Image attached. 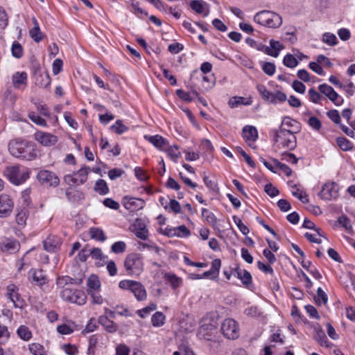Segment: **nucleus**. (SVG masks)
<instances>
[{
  "label": "nucleus",
  "instance_id": "nucleus-40",
  "mask_svg": "<svg viewBox=\"0 0 355 355\" xmlns=\"http://www.w3.org/2000/svg\"><path fill=\"white\" fill-rule=\"evenodd\" d=\"M166 316L161 311L155 312L151 317V324L154 327H160L165 324Z\"/></svg>",
  "mask_w": 355,
  "mask_h": 355
},
{
  "label": "nucleus",
  "instance_id": "nucleus-51",
  "mask_svg": "<svg viewBox=\"0 0 355 355\" xmlns=\"http://www.w3.org/2000/svg\"><path fill=\"white\" fill-rule=\"evenodd\" d=\"M165 210L178 214L181 212V205L176 200L171 199L168 205H166Z\"/></svg>",
  "mask_w": 355,
  "mask_h": 355
},
{
  "label": "nucleus",
  "instance_id": "nucleus-58",
  "mask_svg": "<svg viewBox=\"0 0 355 355\" xmlns=\"http://www.w3.org/2000/svg\"><path fill=\"white\" fill-rule=\"evenodd\" d=\"M126 250V244L124 241H119L114 243L111 246V250L115 254L123 253Z\"/></svg>",
  "mask_w": 355,
  "mask_h": 355
},
{
  "label": "nucleus",
  "instance_id": "nucleus-54",
  "mask_svg": "<svg viewBox=\"0 0 355 355\" xmlns=\"http://www.w3.org/2000/svg\"><path fill=\"white\" fill-rule=\"evenodd\" d=\"M336 143L339 148L344 151L350 150L353 148L352 143L343 137L337 138Z\"/></svg>",
  "mask_w": 355,
  "mask_h": 355
},
{
  "label": "nucleus",
  "instance_id": "nucleus-21",
  "mask_svg": "<svg viewBox=\"0 0 355 355\" xmlns=\"http://www.w3.org/2000/svg\"><path fill=\"white\" fill-rule=\"evenodd\" d=\"M300 130V123L295 119L285 116L282 121V123L277 130L282 132H288L295 135Z\"/></svg>",
  "mask_w": 355,
  "mask_h": 355
},
{
  "label": "nucleus",
  "instance_id": "nucleus-1",
  "mask_svg": "<svg viewBox=\"0 0 355 355\" xmlns=\"http://www.w3.org/2000/svg\"><path fill=\"white\" fill-rule=\"evenodd\" d=\"M10 153L17 158L31 161L37 157V149L35 144L25 140L16 139L8 143Z\"/></svg>",
  "mask_w": 355,
  "mask_h": 355
},
{
  "label": "nucleus",
  "instance_id": "nucleus-64",
  "mask_svg": "<svg viewBox=\"0 0 355 355\" xmlns=\"http://www.w3.org/2000/svg\"><path fill=\"white\" fill-rule=\"evenodd\" d=\"M64 118L68 125L73 129L76 130L78 128V124L75 119L73 117L71 112H65L64 113Z\"/></svg>",
  "mask_w": 355,
  "mask_h": 355
},
{
  "label": "nucleus",
  "instance_id": "nucleus-57",
  "mask_svg": "<svg viewBox=\"0 0 355 355\" xmlns=\"http://www.w3.org/2000/svg\"><path fill=\"white\" fill-rule=\"evenodd\" d=\"M12 55L16 58H20L24 54L22 46L18 42H14L11 47Z\"/></svg>",
  "mask_w": 355,
  "mask_h": 355
},
{
  "label": "nucleus",
  "instance_id": "nucleus-35",
  "mask_svg": "<svg viewBox=\"0 0 355 355\" xmlns=\"http://www.w3.org/2000/svg\"><path fill=\"white\" fill-rule=\"evenodd\" d=\"M33 27L29 31L31 37L36 42L42 40V33L40 31V25L35 18H33Z\"/></svg>",
  "mask_w": 355,
  "mask_h": 355
},
{
  "label": "nucleus",
  "instance_id": "nucleus-5",
  "mask_svg": "<svg viewBox=\"0 0 355 355\" xmlns=\"http://www.w3.org/2000/svg\"><path fill=\"white\" fill-rule=\"evenodd\" d=\"M218 324V317L216 314H206L200 322L198 336L200 338L210 340L211 335L216 331Z\"/></svg>",
  "mask_w": 355,
  "mask_h": 355
},
{
  "label": "nucleus",
  "instance_id": "nucleus-50",
  "mask_svg": "<svg viewBox=\"0 0 355 355\" xmlns=\"http://www.w3.org/2000/svg\"><path fill=\"white\" fill-rule=\"evenodd\" d=\"M110 130L118 135H122L128 130V128L123 124L121 120L118 119L110 126Z\"/></svg>",
  "mask_w": 355,
  "mask_h": 355
},
{
  "label": "nucleus",
  "instance_id": "nucleus-62",
  "mask_svg": "<svg viewBox=\"0 0 355 355\" xmlns=\"http://www.w3.org/2000/svg\"><path fill=\"white\" fill-rule=\"evenodd\" d=\"M309 100L315 104L320 103V101L322 99L320 94L314 89H310L309 90Z\"/></svg>",
  "mask_w": 355,
  "mask_h": 355
},
{
  "label": "nucleus",
  "instance_id": "nucleus-30",
  "mask_svg": "<svg viewBox=\"0 0 355 355\" xmlns=\"http://www.w3.org/2000/svg\"><path fill=\"white\" fill-rule=\"evenodd\" d=\"M89 254L98 267L103 266L107 260V256L105 255L100 248H93L89 251Z\"/></svg>",
  "mask_w": 355,
  "mask_h": 355
},
{
  "label": "nucleus",
  "instance_id": "nucleus-31",
  "mask_svg": "<svg viewBox=\"0 0 355 355\" xmlns=\"http://www.w3.org/2000/svg\"><path fill=\"white\" fill-rule=\"evenodd\" d=\"M29 216V210L27 207L18 208L15 215V221L19 227H24Z\"/></svg>",
  "mask_w": 355,
  "mask_h": 355
},
{
  "label": "nucleus",
  "instance_id": "nucleus-63",
  "mask_svg": "<svg viewBox=\"0 0 355 355\" xmlns=\"http://www.w3.org/2000/svg\"><path fill=\"white\" fill-rule=\"evenodd\" d=\"M99 321L109 332H114L116 331V325L113 322L108 320L107 317H100Z\"/></svg>",
  "mask_w": 355,
  "mask_h": 355
},
{
  "label": "nucleus",
  "instance_id": "nucleus-44",
  "mask_svg": "<svg viewBox=\"0 0 355 355\" xmlns=\"http://www.w3.org/2000/svg\"><path fill=\"white\" fill-rule=\"evenodd\" d=\"M94 190L101 196L107 194L110 191L107 182L102 179H99L96 182Z\"/></svg>",
  "mask_w": 355,
  "mask_h": 355
},
{
  "label": "nucleus",
  "instance_id": "nucleus-26",
  "mask_svg": "<svg viewBox=\"0 0 355 355\" xmlns=\"http://www.w3.org/2000/svg\"><path fill=\"white\" fill-rule=\"evenodd\" d=\"M191 8L197 14L202 17H207L209 14V5L203 0H192L190 2Z\"/></svg>",
  "mask_w": 355,
  "mask_h": 355
},
{
  "label": "nucleus",
  "instance_id": "nucleus-23",
  "mask_svg": "<svg viewBox=\"0 0 355 355\" xmlns=\"http://www.w3.org/2000/svg\"><path fill=\"white\" fill-rule=\"evenodd\" d=\"M258 130L254 126L247 125L243 128L242 137L250 147H253L254 142L258 139Z\"/></svg>",
  "mask_w": 355,
  "mask_h": 355
},
{
  "label": "nucleus",
  "instance_id": "nucleus-47",
  "mask_svg": "<svg viewBox=\"0 0 355 355\" xmlns=\"http://www.w3.org/2000/svg\"><path fill=\"white\" fill-rule=\"evenodd\" d=\"M321 40L323 43L330 46L337 45L338 41L335 34L327 32L322 34Z\"/></svg>",
  "mask_w": 355,
  "mask_h": 355
},
{
  "label": "nucleus",
  "instance_id": "nucleus-33",
  "mask_svg": "<svg viewBox=\"0 0 355 355\" xmlns=\"http://www.w3.org/2000/svg\"><path fill=\"white\" fill-rule=\"evenodd\" d=\"M60 245V241L58 238L54 236H51L46 238L44 241V247L46 251L55 252Z\"/></svg>",
  "mask_w": 355,
  "mask_h": 355
},
{
  "label": "nucleus",
  "instance_id": "nucleus-52",
  "mask_svg": "<svg viewBox=\"0 0 355 355\" xmlns=\"http://www.w3.org/2000/svg\"><path fill=\"white\" fill-rule=\"evenodd\" d=\"M283 64L288 68H295L298 65V60L293 54L287 53L284 57Z\"/></svg>",
  "mask_w": 355,
  "mask_h": 355
},
{
  "label": "nucleus",
  "instance_id": "nucleus-42",
  "mask_svg": "<svg viewBox=\"0 0 355 355\" xmlns=\"http://www.w3.org/2000/svg\"><path fill=\"white\" fill-rule=\"evenodd\" d=\"M89 234L91 238L96 241L103 242L106 240V236L103 230L99 227H91L89 229Z\"/></svg>",
  "mask_w": 355,
  "mask_h": 355
},
{
  "label": "nucleus",
  "instance_id": "nucleus-59",
  "mask_svg": "<svg viewBox=\"0 0 355 355\" xmlns=\"http://www.w3.org/2000/svg\"><path fill=\"white\" fill-rule=\"evenodd\" d=\"M261 69L266 74L270 76H273L276 71L275 64L270 62H263L261 65Z\"/></svg>",
  "mask_w": 355,
  "mask_h": 355
},
{
  "label": "nucleus",
  "instance_id": "nucleus-53",
  "mask_svg": "<svg viewBox=\"0 0 355 355\" xmlns=\"http://www.w3.org/2000/svg\"><path fill=\"white\" fill-rule=\"evenodd\" d=\"M164 150L166 152L168 156L175 162H176L180 156L179 147L176 145L166 147Z\"/></svg>",
  "mask_w": 355,
  "mask_h": 355
},
{
  "label": "nucleus",
  "instance_id": "nucleus-15",
  "mask_svg": "<svg viewBox=\"0 0 355 355\" xmlns=\"http://www.w3.org/2000/svg\"><path fill=\"white\" fill-rule=\"evenodd\" d=\"M19 288L15 284H10L7 286L6 296L13 303L15 308L22 309L26 306L25 301L19 294Z\"/></svg>",
  "mask_w": 355,
  "mask_h": 355
},
{
  "label": "nucleus",
  "instance_id": "nucleus-48",
  "mask_svg": "<svg viewBox=\"0 0 355 355\" xmlns=\"http://www.w3.org/2000/svg\"><path fill=\"white\" fill-rule=\"evenodd\" d=\"M76 325L74 322H70L67 324H63L58 326L57 331L62 335H68L73 332Z\"/></svg>",
  "mask_w": 355,
  "mask_h": 355
},
{
  "label": "nucleus",
  "instance_id": "nucleus-29",
  "mask_svg": "<svg viewBox=\"0 0 355 355\" xmlns=\"http://www.w3.org/2000/svg\"><path fill=\"white\" fill-rule=\"evenodd\" d=\"M283 49L284 45L280 41L270 39L269 45H267V55L277 58Z\"/></svg>",
  "mask_w": 355,
  "mask_h": 355
},
{
  "label": "nucleus",
  "instance_id": "nucleus-32",
  "mask_svg": "<svg viewBox=\"0 0 355 355\" xmlns=\"http://www.w3.org/2000/svg\"><path fill=\"white\" fill-rule=\"evenodd\" d=\"M144 139L161 150H165L166 147V141L160 135H145Z\"/></svg>",
  "mask_w": 355,
  "mask_h": 355
},
{
  "label": "nucleus",
  "instance_id": "nucleus-37",
  "mask_svg": "<svg viewBox=\"0 0 355 355\" xmlns=\"http://www.w3.org/2000/svg\"><path fill=\"white\" fill-rule=\"evenodd\" d=\"M323 236V232L320 228H317L313 232H306L304 237L311 243H320L322 242L321 237Z\"/></svg>",
  "mask_w": 355,
  "mask_h": 355
},
{
  "label": "nucleus",
  "instance_id": "nucleus-20",
  "mask_svg": "<svg viewBox=\"0 0 355 355\" xmlns=\"http://www.w3.org/2000/svg\"><path fill=\"white\" fill-rule=\"evenodd\" d=\"M234 276L241 282L245 288L248 289L252 288V275L248 270L236 267L234 268Z\"/></svg>",
  "mask_w": 355,
  "mask_h": 355
},
{
  "label": "nucleus",
  "instance_id": "nucleus-9",
  "mask_svg": "<svg viewBox=\"0 0 355 355\" xmlns=\"http://www.w3.org/2000/svg\"><path fill=\"white\" fill-rule=\"evenodd\" d=\"M220 331L223 336L229 340H236L240 336L239 324L233 318L224 319L220 324Z\"/></svg>",
  "mask_w": 355,
  "mask_h": 355
},
{
  "label": "nucleus",
  "instance_id": "nucleus-55",
  "mask_svg": "<svg viewBox=\"0 0 355 355\" xmlns=\"http://www.w3.org/2000/svg\"><path fill=\"white\" fill-rule=\"evenodd\" d=\"M135 178L140 182H146L149 179V175L146 171L140 166H137L134 169Z\"/></svg>",
  "mask_w": 355,
  "mask_h": 355
},
{
  "label": "nucleus",
  "instance_id": "nucleus-27",
  "mask_svg": "<svg viewBox=\"0 0 355 355\" xmlns=\"http://www.w3.org/2000/svg\"><path fill=\"white\" fill-rule=\"evenodd\" d=\"M37 252H36L35 248H32L28 250L24 257L19 261V266H18V271H21L24 269V267L26 265H31L33 263L32 261V258L37 261H43L47 259V257L45 256L44 258L41 257L40 259H37Z\"/></svg>",
  "mask_w": 355,
  "mask_h": 355
},
{
  "label": "nucleus",
  "instance_id": "nucleus-43",
  "mask_svg": "<svg viewBox=\"0 0 355 355\" xmlns=\"http://www.w3.org/2000/svg\"><path fill=\"white\" fill-rule=\"evenodd\" d=\"M201 216L203 221L209 223L211 225L216 224V217L213 212L206 208L201 209Z\"/></svg>",
  "mask_w": 355,
  "mask_h": 355
},
{
  "label": "nucleus",
  "instance_id": "nucleus-46",
  "mask_svg": "<svg viewBox=\"0 0 355 355\" xmlns=\"http://www.w3.org/2000/svg\"><path fill=\"white\" fill-rule=\"evenodd\" d=\"M73 284H75L74 279L67 275L60 276L56 279V285L58 288L62 290L66 288L65 286Z\"/></svg>",
  "mask_w": 355,
  "mask_h": 355
},
{
  "label": "nucleus",
  "instance_id": "nucleus-4",
  "mask_svg": "<svg viewBox=\"0 0 355 355\" xmlns=\"http://www.w3.org/2000/svg\"><path fill=\"white\" fill-rule=\"evenodd\" d=\"M87 293L91 298L93 304L101 305L105 302V299L101 294V282L97 275H90L86 280Z\"/></svg>",
  "mask_w": 355,
  "mask_h": 355
},
{
  "label": "nucleus",
  "instance_id": "nucleus-56",
  "mask_svg": "<svg viewBox=\"0 0 355 355\" xmlns=\"http://www.w3.org/2000/svg\"><path fill=\"white\" fill-rule=\"evenodd\" d=\"M220 268L221 260L220 259H215L211 261L210 270L213 272V276L211 279H215L218 277Z\"/></svg>",
  "mask_w": 355,
  "mask_h": 355
},
{
  "label": "nucleus",
  "instance_id": "nucleus-3",
  "mask_svg": "<svg viewBox=\"0 0 355 355\" xmlns=\"http://www.w3.org/2000/svg\"><path fill=\"white\" fill-rule=\"evenodd\" d=\"M296 146L297 141L295 135L276 130L273 144V148L276 152L286 153L295 149Z\"/></svg>",
  "mask_w": 355,
  "mask_h": 355
},
{
  "label": "nucleus",
  "instance_id": "nucleus-12",
  "mask_svg": "<svg viewBox=\"0 0 355 355\" xmlns=\"http://www.w3.org/2000/svg\"><path fill=\"white\" fill-rule=\"evenodd\" d=\"M340 187L333 181L325 182L318 193V196L324 201L336 200L339 197Z\"/></svg>",
  "mask_w": 355,
  "mask_h": 355
},
{
  "label": "nucleus",
  "instance_id": "nucleus-11",
  "mask_svg": "<svg viewBox=\"0 0 355 355\" xmlns=\"http://www.w3.org/2000/svg\"><path fill=\"white\" fill-rule=\"evenodd\" d=\"M256 88L261 98L268 103L276 104L285 102L287 99V96L284 92L276 91L273 93L269 91L264 85L258 84Z\"/></svg>",
  "mask_w": 355,
  "mask_h": 355
},
{
  "label": "nucleus",
  "instance_id": "nucleus-25",
  "mask_svg": "<svg viewBox=\"0 0 355 355\" xmlns=\"http://www.w3.org/2000/svg\"><path fill=\"white\" fill-rule=\"evenodd\" d=\"M288 184L290 188V191L294 197L299 199L304 204L309 202V196L302 185L295 184L292 181L289 182Z\"/></svg>",
  "mask_w": 355,
  "mask_h": 355
},
{
  "label": "nucleus",
  "instance_id": "nucleus-24",
  "mask_svg": "<svg viewBox=\"0 0 355 355\" xmlns=\"http://www.w3.org/2000/svg\"><path fill=\"white\" fill-rule=\"evenodd\" d=\"M19 243L13 239L1 238L0 239V250L6 253H14L19 250Z\"/></svg>",
  "mask_w": 355,
  "mask_h": 355
},
{
  "label": "nucleus",
  "instance_id": "nucleus-2",
  "mask_svg": "<svg viewBox=\"0 0 355 355\" xmlns=\"http://www.w3.org/2000/svg\"><path fill=\"white\" fill-rule=\"evenodd\" d=\"M3 174L11 184L19 186L29 179L31 170L19 164H13L6 166Z\"/></svg>",
  "mask_w": 355,
  "mask_h": 355
},
{
  "label": "nucleus",
  "instance_id": "nucleus-45",
  "mask_svg": "<svg viewBox=\"0 0 355 355\" xmlns=\"http://www.w3.org/2000/svg\"><path fill=\"white\" fill-rule=\"evenodd\" d=\"M28 350L32 355H47L44 346L37 343L29 344Z\"/></svg>",
  "mask_w": 355,
  "mask_h": 355
},
{
  "label": "nucleus",
  "instance_id": "nucleus-38",
  "mask_svg": "<svg viewBox=\"0 0 355 355\" xmlns=\"http://www.w3.org/2000/svg\"><path fill=\"white\" fill-rule=\"evenodd\" d=\"M337 225L339 227L343 228L349 234H352L353 232V227L350 220L345 216H340L337 220Z\"/></svg>",
  "mask_w": 355,
  "mask_h": 355
},
{
  "label": "nucleus",
  "instance_id": "nucleus-10",
  "mask_svg": "<svg viewBox=\"0 0 355 355\" xmlns=\"http://www.w3.org/2000/svg\"><path fill=\"white\" fill-rule=\"evenodd\" d=\"M60 297L66 302H69L78 305H83L87 302V295L85 293L79 289H71L66 288L60 291Z\"/></svg>",
  "mask_w": 355,
  "mask_h": 355
},
{
  "label": "nucleus",
  "instance_id": "nucleus-60",
  "mask_svg": "<svg viewBox=\"0 0 355 355\" xmlns=\"http://www.w3.org/2000/svg\"><path fill=\"white\" fill-rule=\"evenodd\" d=\"M28 117L33 123L38 125L42 127H46L47 125L46 120L42 118L41 116L37 115L33 112H31L28 113Z\"/></svg>",
  "mask_w": 355,
  "mask_h": 355
},
{
  "label": "nucleus",
  "instance_id": "nucleus-13",
  "mask_svg": "<svg viewBox=\"0 0 355 355\" xmlns=\"http://www.w3.org/2000/svg\"><path fill=\"white\" fill-rule=\"evenodd\" d=\"M89 171V167H82L73 174L66 175L64 177V182L69 185H80L86 182Z\"/></svg>",
  "mask_w": 355,
  "mask_h": 355
},
{
  "label": "nucleus",
  "instance_id": "nucleus-39",
  "mask_svg": "<svg viewBox=\"0 0 355 355\" xmlns=\"http://www.w3.org/2000/svg\"><path fill=\"white\" fill-rule=\"evenodd\" d=\"M17 334L24 341H29L33 337L32 331L26 325H20L17 329Z\"/></svg>",
  "mask_w": 355,
  "mask_h": 355
},
{
  "label": "nucleus",
  "instance_id": "nucleus-41",
  "mask_svg": "<svg viewBox=\"0 0 355 355\" xmlns=\"http://www.w3.org/2000/svg\"><path fill=\"white\" fill-rule=\"evenodd\" d=\"M165 280L170 284L173 289L180 287L182 283V278L173 273H167L164 275Z\"/></svg>",
  "mask_w": 355,
  "mask_h": 355
},
{
  "label": "nucleus",
  "instance_id": "nucleus-19",
  "mask_svg": "<svg viewBox=\"0 0 355 355\" xmlns=\"http://www.w3.org/2000/svg\"><path fill=\"white\" fill-rule=\"evenodd\" d=\"M28 279L31 283L39 286H42L48 282L47 276L41 269H31L28 273Z\"/></svg>",
  "mask_w": 355,
  "mask_h": 355
},
{
  "label": "nucleus",
  "instance_id": "nucleus-28",
  "mask_svg": "<svg viewBox=\"0 0 355 355\" xmlns=\"http://www.w3.org/2000/svg\"><path fill=\"white\" fill-rule=\"evenodd\" d=\"M28 75L24 71H17L12 76V83L15 88L23 89L27 85Z\"/></svg>",
  "mask_w": 355,
  "mask_h": 355
},
{
  "label": "nucleus",
  "instance_id": "nucleus-49",
  "mask_svg": "<svg viewBox=\"0 0 355 355\" xmlns=\"http://www.w3.org/2000/svg\"><path fill=\"white\" fill-rule=\"evenodd\" d=\"M157 309V304L155 303H150L146 307L139 309L137 311V314L141 318H146L150 315V314Z\"/></svg>",
  "mask_w": 355,
  "mask_h": 355
},
{
  "label": "nucleus",
  "instance_id": "nucleus-18",
  "mask_svg": "<svg viewBox=\"0 0 355 355\" xmlns=\"http://www.w3.org/2000/svg\"><path fill=\"white\" fill-rule=\"evenodd\" d=\"M132 231L139 239L146 240L149 236L146 222L141 218L137 219L132 225Z\"/></svg>",
  "mask_w": 355,
  "mask_h": 355
},
{
  "label": "nucleus",
  "instance_id": "nucleus-34",
  "mask_svg": "<svg viewBox=\"0 0 355 355\" xmlns=\"http://www.w3.org/2000/svg\"><path fill=\"white\" fill-rule=\"evenodd\" d=\"M252 101L250 97L245 98L242 96H233L231 98H230L228 105L230 107L234 108L241 105H250L252 104Z\"/></svg>",
  "mask_w": 355,
  "mask_h": 355
},
{
  "label": "nucleus",
  "instance_id": "nucleus-14",
  "mask_svg": "<svg viewBox=\"0 0 355 355\" xmlns=\"http://www.w3.org/2000/svg\"><path fill=\"white\" fill-rule=\"evenodd\" d=\"M37 180L42 184L55 187L60 183V179L58 175L48 170H41L37 175Z\"/></svg>",
  "mask_w": 355,
  "mask_h": 355
},
{
  "label": "nucleus",
  "instance_id": "nucleus-7",
  "mask_svg": "<svg viewBox=\"0 0 355 355\" xmlns=\"http://www.w3.org/2000/svg\"><path fill=\"white\" fill-rule=\"evenodd\" d=\"M143 257L139 253L129 254L125 259L124 268L130 276H139L144 270Z\"/></svg>",
  "mask_w": 355,
  "mask_h": 355
},
{
  "label": "nucleus",
  "instance_id": "nucleus-17",
  "mask_svg": "<svg viewBox=\"0 0 355 355\" xmlns=\"http://www.w3.org/2000/svg\"><path fill=\"white\" fill-rule=\"evenodd\" d=\"M35 139L41 145L50 147L58 142L57 136L43 131H37L34 135Z\"/></svg>",
  "mask_w": 355,
  "mask_h": 355
},
{
  "label": "nucleus",
  "instance_id": "nucleus-8",
  "mask_svg": "<svg viewBox=\"0 0 355 355\" xmlns=\"http://www.w3.org/2000/svg\"><path fill=\"white\" fill-rule=\"evenodd\" d=\"M119 287L121 289L131 291L138 301H144L147 297L146 288L139 282L130 279L121 280L119 283Z\"/></svg>",
  "mask_w": 355,
  "mask_h": 355
},
{
  "label": "nucleus",
  "instance_id": "nucleus-6",
  "mask_svg": "<svg viewBox=\"0 0 355 355\" xmlns=\"http://www.w3.org/2000/svg\"><path fill=\"white\" fill-rule=\"evenodd\" d=\"M254 21L270 28H277L282 24V17L277 13L269 10H263L256 13L254 16Z\"/></svg>",
  "mask_w": 355,
  "mask_h": 355
},
{
  "label": "nucleus",
  "instance_id": "nucleus-61",
  "mask_svg": "<svg viewBox=\"0 0 355 355\" xmlns=\"http://www.w3.org/2000/svg\"><path fill=\"white\" fill-rule=\"evenodd\" d=\"M232 219L234 223L236 225L237 227L243 234L247 235L249 233V228L242 222L240 218L234 216H233Z\"/></svg>",
  "mask_w": 355,
  "mask_h": 355
},
{
  "label": "nucleus",
  "instance_id": "nucleus-16",
  "mask_svg": "<svg viewBox=\"0 0 355 355\" xmlns=\"http://www.w3.org/2000/svg\"><path fill=\"white\" fill-rule=\"evenodd\" d=\"M15 206L12 198L7 193L0 195V218L10 215Z\"/></svg>",
  "mask_w": 355,
  "mask_h": 355
},
{
  "label": "nucleus",
  "instance_id": "nucleus-36",
  "mask_svg": "<svg viewBox=\"0 0 355 355\" xmlns=\"http://www.w3.org/2000/svg\"><path fill=\"white\" fill-rule=\"evenodd\" d=\"M191 235L190 230L184 225L173 227V237L187 239Z\"/></svg>",
  "mask_w": 355,
  "mask_h": 355
},
{
  "label": "nucleus",
  "instance_id": "nucleus-22",
  "mask_svg": "<svg viewBox=\"0 0 355 355\" xmlns=\"http://www.w3.org/2000/svg\"><path fill=\"white\" fill-rule=\"evenodd\" d=\"M145 201L141 198L125 196L123 198L124 207L130 211H136L145 206Z\"/></svg>",
  "mask_w": 355,
  "mask_h": 355
}]
</instances>
